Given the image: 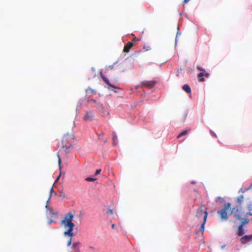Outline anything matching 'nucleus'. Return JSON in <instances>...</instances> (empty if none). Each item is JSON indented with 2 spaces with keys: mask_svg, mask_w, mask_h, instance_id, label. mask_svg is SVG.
<instances>
[{
  "mask_svg": "<svg viewBox=\"0 0 252 252\" xmlns=\"http://www.w3.org/2000/svg\"><path fill=\"white\" fill-rule=\"evenodd\" d=\"M73 217V215L71 212L68 213L65 215L64 220L61 221V224L64 225L65 228H66L67 226H74V224L72 222Z\"/></svg>",
  "mask_w": 252,
  "mask_h": 252,
  "instance_id": "3",
  "label": "nucleus"
},
{
  "mask_svg": "<svg viewBox=\"0 0 252 252\" xmlns=\"http://www.w3.org/2000/svg\"><path fill=\"white\" fill-rule=\"evenodd\" d=\"M58 163H59V167L60 168H61V158L59 156V155H58Z\"/></svg>",
  "mask_w": 252,
  "mask_h": 252,
  "instance_id": "27",
  "label": "nucleus"
},
{
  "mask_svg": "<svg viewBox=\"0 0 252 252\" xmlns=\"http://www.w3.org/2000/svg\"><path fill=\"white\" fill-rule=\"evenodd\" d=\"M75 252H81L80 250H77V251H75Z\"/></svg>",
  "mask_w": 252,
  "mask_h": 252,
  "instance_id": "42",
  "label": "nucleus"
},
{
  "mask_svg": "<svg viewBox=\"0 0 252 252\" xmlns=\"http://www.w3.org/2000/svg\"><path fill=\"white\" fill-rule=\"evenodd\" d=\"M133 46V43L131 42H128L124 47L123 51L124 52L127 53L129 51L130 49Z\"/></svg>",
  "mask_w": 252,
  "mask_h": 252,
  "instance_id": "11",
  "label": "nucleus"
},
{
  "mask_svg": "<svg viewBox=\"0 0 252 252\" xmlns=\"http://www.w3.org/2000/svg\"><path fill=\"white\" fill-rule=\"evenodd\" d=\"M111 227L114 229L116 228V225L115 224H112Z\"/></svg>",
  "mask_w": 252,
  "mask_h": 252,
  "instance_id": "36",
  "label": "nucleus"
},
{
  "mask_svg": "<svg viewBox=\"0 0 252 252\" xmlns=\"http://www.w3.org/2000/svg\"><path fill=\"white\" fill-rule=\"evenodd\" d=\"M92 92H93L94 94H95V91H93L92 89H90Z\"/></svg>",
  "mask_w": 252,
  "mask_h": 252,
  "instance_id": "38",
  "label": "nucleus"
},
{
  "mask_svg": "<svg viewBox=\"0 0 252 252\" xmlns=\"http://www.w3.org/2000/svg\"><path fill=\"white\" fill-rule=\"evenodd\" d=\"M139 39H138V38H136V37L134 38V39H133V41L134 42H136V41H139Z\"/></svg>",
  "mask_w": 252,
  "mask_h": 252,
  "instance_id": "35",
  "label": "nucleus"
},
{
  "mask_svg": "<svg viewBox=\"0 0 252 252\" xmlns=\"http://www.w3.org/2000/svg\"><path fill=\"white\" fill-rule=\"evenodd\" d=\"M94 115L93 112L87 111L85 114L83 119L86 121H90L93 119Z\"/></svg>",
  "mask_w": 252,
  "mask_h": 252,
  "instance_id": "8",
  "label": "nucleus"
},
{
  "mask_svg": "<svg viewBox=\"0 0 252 252\" xmlns=\"http://www.w3.org/2000/svg\"><path fill=\"white\" fill-rule=\"evenodd\" d=\"M204 76H205L206 77L208 78L209 76V73L208 72H204Z\"/></svg>",
  "mask_w": 252,
  "mask_h": 252,
  "instance_id": "30",
  "label": "nucleus"
},
{
  "mask_svg": "<svg viewBox=\"0 0 252 252\" xmlns=\"http://www.w3.org/2000/svg\"><path fill=\"white\" fill-rule=\"evenodd\" d=\"M133 67V62L131 61L125 60L121 63L119 66V71L121 72L126 71L132 69Z\"/></svg>",
  "mask_w": 252,
  "mask_h": 252,
  "instance_id": "4",
  "label": "nucleus"
},
{
  "mask_svg": "<svg viewBox=\"0 0 252 252\" xmlns=\"http://www.w3.org/2000/svg\"><path fill=\"white\" fill-rule=\"evenodd\" d=\"M252 240V234L250 235H245L241 238V243L245 244Z\"/></svg>",
  "mask_w": 252,
  "mask_h": 252,
  "instance_id": "9",
  "label": "nucleus"
},
{
  "mask_svg": "<svg viewBox=\"0 0 252 252\" xmlns=\"http://www.w3.org/2000/svg\"><path fill=\"white\" fill-rule=\"evenodd\" d=\"M231 204L230 203H225L223 209L218 211V214L220 217L221 220H226L228 217L227 211L230 209Z\"/></svg>",
  "mask_w": 252,
  "mask_h": 252,
  "instance_id": "5",
  "label": "nucleus"
},
{
  "mask_svg": "<svg viewBox=\"0 0 252 252\" xmlns=\"http://www.w3.org/2000/svg\"><path fill=\"white\" fill-rule=\"evenodd\" d=\"M101 171V170L100 169H97L95 171V175H97L99 174L100 173Z\"/></svg>",
  "mask_w": 252,
  "mask_h": 252,
  "instance_id": "29",
  "label": "nucleus"
},
{
  "mask_svg": "<svg viewBox=\"0 0 252 252\" xmlns=\"http://www.w3.org/2000/svg\"><path fill=\"white\" fill-rule=\"evenodd\" d=\"M142 85L143 86L152 88L155 86L156 82L154 81H143L142 82Z\"/></svg>",
  "mask_w": 252,
  "mask_h": 252,
  "instance_id": "7",
  "label": "nucleus"
},
{
  "mask_svg": "<svg viewBox=\"0 0 252 252\" xmlns=\"http://www.w3.org/2000/svg\"><path fill=\"white\" fill-rule=\"evenodd\" d=\"M210 132H211V134L212 135H213V136H215L216 137H217V135L216 134V133L214 132H213L212 130H211Z\"/></svg>",
  "mask_w": 252,
  "mask_h": 252,
  "instance_id": "31",
  "label": "nucleus"
},
{
  "mask_svg": "<svg viewBox=\"0 0 252 252\" xmlns=\"http://www.w3.org/2000/svg\"><path fill=\"white\" fill-rule=\"evenodd\" d=\"M106 214L108 215H113L114 214V210L109 207L107 211L106 212Z\"/></svg>",
  "mask_w": 252,
  "mask_h": 252,
  "instance_id": "23",
  "label": "nucleus"
},
{
  "mask_svg": "<svg viewBox=\"0 0 252 252\" xmlns=\"http://www.w3.org/2000/svg\"><path fill=\"white\" fill-rule=\"evenodd\" d=\"M183 90L188 94L191 93V89L189 86L188 84L183 85L182 87Z\"/></svg>",
  "mask_w": 252,
  "mask_h": 252,
  "instance_id": "16",
  "label": "nucleus"
},
{
  "mask_svg": "<svg viewBox=\"0 0 252 252\" xmlns=\"http://www.w3.org/2000/svg\"><path fill=\"white\" fill-rule=\"evenodd\" d=\"M231 213L234 214V216L238 220H242L243 217H246V215L244 212L239 210L238 206L234 207L232 208Z\"/></svg>",
  "mask_w": 252,
  "mask_h": 252,
  "instance_id": "6",
  "label": "nucleus"
},
{
  "mask_svg": "<svg viewBox=\"0 0 252 252\" xmlns=\"http://www.w3.org/2000/svg\"><path fill=\"white\" fill-rule=\"evenodd\" d=\"M181 33L179 32H177V36L178 35V34H180Z\"/></svg>",
  "mask_w": 252,
  "mask_h": 252,
  "instance_id": "41",
  "label": "nucleus"
},
{
  "mask_svg": "<svg viewBox=\"0 0 252 252\" xmlns=\"http://www.w3.org/2000/svg\"><path fill=\"white\" fill-rule=\"evenodd\" d=\"M252 203H250V204H248V208L249 209V211L247 212V213L246 214V216L247 215H249V216H252Z\"/></svg>",
  "mask_w": 252,
  "mask_h": 252,
  "instance_id": "18",
  "label": "nucleus"
},
{
  "mask_svg": "<svg viewBox=\"0 0 252 252\" xmlns=\"http://www.w3.org/2000/svg\"><path fill=\"white\" fill-rule=\"evenodd\" d=\"M103 80L109 86L112 88H115V89H118V87H116L115 85L112 84L107 78H106L105 76L102 77Z\"/></svg>",
  "mask_w": 252,
  "mask_h": 252,
  "instance_id": "13",
  "label": "nucleus"
},
{
  "mask_svg": "<svg viewBox=\"0 0 252 252\" xmlns=\"http://www.w3.org/2000/svg\"><path fill=\"white\" fill-rule=\"evenodd\" d=\"M74 135L72 133L68 134L67 133L63 137L62 140V148H65V152H68V150L72 147V143L74 139Z\"/></svg>",
  "mask_w": 252,
  "mask_h": 252,
  "instance_id": "2",
  "label": "nucleus"
},
{
  "mask_svg": "<svg viewBox=\"0 0 252 252\" xmlns=\"http://www.w3.org/2000/svg\"><path fill=\"white\" fill-rule=\"evenodd\" d=\"M104 134L103 133H100L99 134V136H103Z\"/></svg>",
  "mask_w": 252,
  "mask_h": 252,
  "instance_id": "39",
  "label": "nucleus"
},
{
  "mask_svg": "<svg viewBox=\"0 0 252 252\" xmlns=\"http://www.w3.org/2000/svg\"><path fill=\"white\" fill-rule=\"evenodd\" d=\"M67 228H68L67 230L66 231H65V232H64V233H63V234H64V235H65V236H66V235H68H68H69V233H70V226H67Z\"/></svg>",
  "mask_w": 252,
  "mask_h": 252,
  "instance_id": "25",
  "label": "nucleus"
},
{
  "mask_svg": "<svg viewBox=\"0 0 252 252\" xmlns=\"http://www.w3.org/2000/svg\"><path fill=\"white\" fill-rule=\"evenodd\" d=\"M113 144L114 145H116L117 144V136L115 133H113Z\"/></svg>",
  "mask_w": 252,
  "mask_h": 252,
  "instance_id": "20",
  "label": "nucleus"
},
{
  "mask_svg": "<svg viewBox=\"0 0 252 252\" xmlns=\"http://www.w3.org/2000/svg\"><path fill=\"white\" fill-rule=\"evenodd\" d=\"M91 101H92L93 102H94V103H96V100H95V99H92V100H91Z\"/></svg>",
  "mask_w": 252,
  "mask_h": 252,
  "instance_id": "37",
  "label": "nucleus"
},
{
  "mask_svg": "<svg viewBox=\"0 0 252 252\" xmlns=\"http://www.w3.org/2000/svg\"><path fill=\"white\" fill-rule=\"evenodd\" d=\"M190 130L189 129H188V130H184L183 131H182V132H181L177 136V138H179L180 137H182V136H185L186 135H187L189 132Z\"/></svg>",
  "mask_w": 252,
  "mask_h": 252,
  "instance_id": "17",
  "label": "nucleus"
},
{
  "mask_svg": "<svg viewBox=\"0 0 252 252\" xmlns=\"http://www.w3.org/2000/svg\"><path fill=\"white\" fill-rule=\"evenodd\" d=\"M191 184H195V181H192L191 182Z\"/></svg>",
  "mask_w": 252,
  "mask_h": 252,
  "instance_id": "40",
  "label": "nucleus"
},
{
  "mask_svg": "<svg viewBox=\"0 0 252 252\" xmlns=\"http://www.w3.org/2000/svg\"><path fill=\"white\" fill-rule=\"evenodd\" d=\"M208 213L206 211H203L201 209H198L196 211V217L198 220H201L203 219L202 222L201 223L200 229L199 230H195V232L196 234H198L199 232L203 233L204 231V225L206 221Z\"/></svg>",
  "mask_w": 252,
  "mask_h": 252,
  "instance_id": "1",
  "label": "nucleus"
},
{
  "mask_svg": "<svg viewBox=\"0 0 252 252\" xmlns=\"http://www.w3.org/2000/svg\"><path fill=\"white\" fill-rule=\"evenodd\" d=\"M92 69H93L94 71V70H95L93 67L92 68Z\"/></svg>",
  "mask_w": 252,
  "mask_h": 252,
  "instance_id": "43",
  "label": "nucleus"
},
{
  "mask_svg": "<svg viewBox=\"0 0 252 252\" xmlns=\"http://www.w3.org/2000/svg\"><path fill=\"white\" fill-rule=\"evenodd\" d=\"M72 242V239L70 238L67 243V246L68 247L71 245Z\"/></svg>",
  "mask_w": 252,
  "mask_h": 252,
  "instance_id": "28",
  "label": "nucleus"
},
{
  "mask_svg": "<svg viewBox=\"0 0 252 252\" xmlns=\"http://www.w3.org/2000/svg\"><path fill=\"white\" fill-rule=\"evenodd\" d=\"M190 0H184L183 2V4L184 5L185 4H187Z\"/></svg>",
  "mask_w": 252,
  "mask_h": 252,
  "instance_id": "32",
  "label": "nucleus"
},
{
  "mask_svg": "<svg viewBox=\"0 0 252 252\" xmlns=\"http://www.w3.org/2000/svg\"><path fill=\"white\" fill-rule=\"evenodd\" d=\"M74 226H70V233L69 234V236L70 237V238L72 239V237L74 236V234L72 232V231L73 230V228H74Z\"/></svg>",
  "mask_w": 252,
  "mask_h": 252,
  "instance_id": "22",
  "label": "nucleus"
},
{
  "mask_svg": "<svg viewBox=\"0 0 252 252\" xmlns=\"http://www.w3.org/2000/svg\"><path fill=\"white\" fill-rule=\"evenodd\" d=\"M61 177V174L57 177V179L56 180V182H58V181L60 179Z\"/></svg>",
  "mask_w": 252,
  "mask_h": 252,
  "instance_id": "34",
  "label": "nucleus"
},
{
  "mask_svg": "<svg viewBox=\"0 0 252 252\" xmlns=\"http://www.w3.org/2000/svg\"><path fill=\"white\" fill-rule=\"evenodd\" d=\"M98 108H101L102 109H104L103 106L101 104H98Z\"/></svg>",
  "mask_w": 252,
  "mask_h": 252,
  "instance_id": "33",
  "label": "nucleus"
},
{
  "mask_svg": "<svg viewBox=\"0 0 252 252\" xmlns=\"http://www.w3.org/2000/svg\"><path fill=\"white\" fill-rule=\"evenodd\" d=\"M81 245V244L79 242H74L72 244V248L75 251H77V250H80L79 248Z\"/></svg>",
  "mask_w": 252,
  "mask_h": 252,
  "instance_id": "14",
  "label": "nucleus"
},
{
  "mask_svg": "<svg viewBox=\"0 0 252 252\" xmlns=\"http://www.w3.org/2000/svg\"><path fill=\"white\" fill-rule=\"evenodd\" d=\"M46 208L48 209L49 210V212H50V213L51 214H52L53 215H58V213L57 212L54 213L53 212V210L52 209H49V206L48 207V208Z\"/></svg>",
  "mask_w": 252,
  "mask_h": 252,
  "instance_id": "26",
  "label": "nucleus"
},
{
  "mask_svg": "<svg viewBox=\"0 0 252 252\" xmlns=\"http://www.w3.org/2000/svg\"><path fill=\"white\" fill-rule=\"evenodd\" d=\"M245 233V230L243 229V224H240L238 228L237 235L239 236H242Z\"/></svg>",
  "mask_w": 252,
  "mask_h": 252,
  "instance_id": "12",
  "label": "nucleus"
},
{
  "mask_svg": "<svg viewBox=\"0 0 252 252\" xmlns=\"http://www.w3.org/2000/svg\"><path fill=\"white\" fill-rule=\"evenodd\" d=\"M224 246H222V247H221V248H222H222H224Z\"/></svg>",
  "mask_w": 252,
  "mask_h": 252,
  "instance_id": "44",
  "label": "nucleus"
},
{
  "mask_svg": "<svg viewBox=\"0 0 252 252\" xmlns=\"http://www.w3.org/2000/svg\"><path fill=\"white\" fill-rule=\"evenodd\" d=\"M242 221L241 222V223L240 224H243V226L246 224H248L249 222V220L248 218H244V219H243L242 218Z\"/></svg>",
  "mask_w": 252,
  "mask_h": 252,
  "instance_id": "21",
  "label": "nucleus"
},
{
  "mask_svg": "<svg viewBox=\"0 0 252 252\" xmlns=\"http://www.w3.org/2000/svg\"><path fill=\"white\" fill-rule=\"evenodd\" d=\"M244 201V196L241 195L237 198V201L238 203L241 204Z\"/></svg>",
  "mask_w": 252,
  "mask_h": 252,
  "instance_id": "19",
  "label": "nucleus"
},
{
  "mask_svg": "<svg viewBox=\"0 0 252 252\" xmlns=\"http://www.w3.org/2000/svg\"><path fill=\"white\" fill-rule=\"evenodd\" d=\"M197 68L199 70H201L202 71L201 72L199 73L198 74V78L199 79V80L200 81V82H203L204 81L205 79L203 77V76H204V72H205V70L203 68H202L201 67H200V66H197Z\"/></svg>",
  "mask_w": 252,
  "mask_h": 252,
  "instance_id": "10",
  "label": "nucleus"
},
{
  "mask_svg": "<svg viewBox=\"0 0 252 252\" xmlns=\"http://www.w3.org/2000/svg\"><path fill=\"white\" fill-rule=\"evenodd\" d=\"M96 180V178L88 177L85 179V180L87 182H93L95 181Z\"/></svg>",
  "mask_w": 252,
  "mask_h": 252,
  "instance_id": "24",
  "label": "nucleus"
},
{
  "mask_svg": "<svg viewBox=\"0 0 252 252\" xmlns=\"http://www.w3.org/2000/svg\"><path fill=\"white\" fill-rule=\"evenodd\" d=\"M54 194L55 195H57V194L56 192L54 191V189H53V188H52L51 189H50V195H49V197L48 198V200H47V202H46V208H48V203L49 202V200L52 196V195Z\"/></svg>",
  "mask_w": 252,
  "mask_h": 252,
  "instance_id": "15",
  "label": "nucleus"
}]
</instances>
